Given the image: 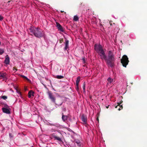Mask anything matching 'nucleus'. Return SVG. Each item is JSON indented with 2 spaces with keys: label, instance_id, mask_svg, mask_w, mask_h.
<instances>
[{
  "label": "nucleus",
  "instance_id": "obj_41",
  "mask_svg": "<svg viewBox=\"0 0 147 147\" xmlns=\"http://www.w3.org/2000/svg\"><path fill=\"white\" fill-rule=\"evenodd\" d=\"M1 45V42L0 41V45Z\"/></svg>",
  "mask_w": 147,
  "mask_h": 147
},
{
  "label": "nucleus",
  "instance_id": "obj_1",
  "mask_svg": "<svg viewBox=\"0 0 147 147\" xmlns=\"http://www.w3.org/2000/svg\"><path fill=\"white\" fill-rule=\"evenodd\" d=\"M115 60V56L112 51H109L107 57L106 56L105 61L108 67L113 68L114 67V61Z\"/></svg>",
  "mask_w": 147,
  "mask_h": 147
},
{
  "label": "nucleus",
  "instance_id": "obj_5",
  "mask_svg": "<svg viewBox=\"0 0 147 147\" xmlns=\"http://www.w3.org/2000/svg\"><path fill=\"white\" fill-rule=\"evenodd\" d=\"M49 97V99H51V101L55 103V98L54 96L53 95L51 91H49L48 92Z\"/></svg>",
  "mask_w": 147,
  "mask_h": 147
},
{
  "label": "nucleus",
  "instance_id": "obj_39",
  "mask_svg": "<svg viewBox=\"0 0 147 147\" xmlns=\"http://www.w3.org/2000/svg\"><path fill=\"white\" fill-rule=\"evenodd\" d=\"M110 25L111 26H112V24L111 23H110Z\"/></svg>",
  "mask_w": 147,
  "mask_h": 147
},
{
  "label": "nucleus",
  "instance_id": "obj_40",
  "mask_svg": "<svg viewBox=\"0 0 147 147\" xmlns=\"http://www.w3.org/2000/svg\"><path fill=\"white\" fill-rule=\"evenodd\" d=\"M61 12H63V11H61Z\"/></svg>",
  "mask_w": 147,
  "mask_h": 147
},
{
  "label": "nucleus",
  "instance_id": "obj_31",
  "mask_svg": "<svg viewBox=\"0 0 147 147\" xmlns=\"http://www.w3.org/2000/svg\"><path fill=\"white\" fill-rule=\"evenodd\" d=\"M50 124L51 125L55 126V125L54 123H50Z\"/></svg>",
  "mask_w": 147,
  "mask_h": 147
},
{
  "label": "nucleus",
  "instance_id": "obj_16",
  "mask_svg": "<svg viewBox=\"0 0 147 147\" xmlns=\"http://www.w3.org/2000/svg\"><path fill=\"white\" fill-rule=\"evenodd\" d=\"M67 116L66 115H63V113L62 118L63 119V121H65L66 120H67Z\"/></svg>",
  "mask_w": 147,
  "mask_h": 147
},
{
  "label": "nucleus",
  "instance_id": "obj_9",
  "mask_svg": "<svg viewBox=\"0 0 147 147\" xmlns=\"http://www.w3.org/2000/svg\"><path fill=\"white\" fill-rule=\"evenodd\" d=\"M81 119L83 122L85 123H86L87 121V117L86 115H83L82 116Z\"/></svg>",
  "mask_w": 147,
  "mask_h": 147
},
{
  "label": "nucleus",
  "instance_id": "obj_26",
  "mask_svg": "<svg viewBox=\"0 0 147 147\" xmlns=\"http://www.w3.org/2000/svg\"><path fill=\"white\" fill-rule=\"evenodd\" d=\"M122 102H123V101L122 100H121V101H119V102L117 103L118 105H120L121 104Z\"/></svg>",
  "mask_w": 147,
  "mask_h": 147
},
{
  "label": "nucleus",
  "instance_id": "obj_17",
  "mask_svg": "<svg viewBox=\"0 0 147 147\" xmlns=\"http://www.w3.org/2000/svg\"><path fill=\"white\" fill-rule=\"evenodd\" d=\"M75 143H76L77 145L79 146H81V143L80 142L79 140H76L75 141Z\"/></svg>",
  "mask_w": 147,
  "mask_h": 147
},
{
  "label": "nucleus",
  "instance_id": "obj_20",
  "mask_svg": "<svg viewBox=\"0 0 147 147\" xmlns=\"http://www.w3.org/2000/svg\"><path fill=\"white\" fill-rule=\"evenodd\" d=\"M108 82H109L110 84L112 83L113 82V80L110 78H109L107 79Z\"/></svg>",
  "mask_w": 147,
  "mask_h": 147
},
{
  "label": "nucleus",
  "instance_id": "obj_28",
  "mask_svg": "<svg viewBox=\"0 0 147 147\" xmlns=\"http://www.w3.org/2000/svg\"><path fill=\"white\" fill-rule=\"evenodd\" d=\"M3 19V17L1 16V15H0V20H2Z\"/></svg>",
  "mask_w": 147,
  "mask_h": 147
},
{
  "label": "nucleus",
  "instance_id": "obj_38",
  "mask_svg": "<svg viewBox=\"0 0 147 147\" xmlns=\"http://www.w3.org/2000/svg\"><path fill=\"white\" fill-rule=\"evenodd\" d=\"M112 22V21H110V23H111Z\"/></svg>",
  "mask_w": 147,
  "mask_h": 147
},
{
  "label": "nucleus",
  "instance_id": "obj_15",
  "mask_svg": "<svg viewBox=\"0 0 147 147\" xmlns=\"http://www.w3.org/2000/svg\"><path fill=\"white\" fill-rule=\"evenodd\" d=\"M80 76H78L77 78V79L76 80V86H78L79 85V83L80 82Z\"/></svg>",
  "mask_w": 147,
  "mask_h": 147
},
{
  "label": "nucleus",
  "instance_id": "obj_43",
  "mask_svg": "<svg viewBox=\"0 0 147 147\" xmlns=\"http://www.w3.org/2000/svg\"><path fill=\"white\" fill-rule=\"evenodd\" d=\"M10 1H9L8 2H9Z\"/></svg>",
  "mask_w": 147,
  "mask_h": 147
},
{
  "label": "nucleus",
  "instance_id": "obj_36",
  "mask_svg": "<svg viewBox=\"0 0 147 147\" xmlns=\"http://www.w3.org/2000/svg\"><path fill=\"white\" fill-rule=\"evenodd\" d=\"M96 119L97 121H99V119H98V117H97Z\"/></svg>",
  "mask_w": 147,
  "mask_h": 147
},
{
  "label": "nucleus",
  "instance_id": "obj_35",
  "mask_svg": "<svg viewBox=\"0 0 147 147\" xmlns=\"http://www.w3.org/2000/svg\"><path fill=\"white\" fill-rule=\"evenodd\" d=\"M51 131H52V132L55 131V130L53 129H51Z\"/></svg>",
  "mask_w": 147,
  "mask_h": 147
},
{
  "label": "nucleus",
  "instance_id": "obj_37",
  "mask_svg": "<svg viewBox=\"0 0 147 147\" xmlns=\"http://www.w3.org/2000/svg\"><path fill=\"white\" fill-rule=\"evenodd\" d=\"M109 105L108 106H106V107L107 109H108L109 108Z\"/></svg>",
  "mask_w": 147,
  "mask_h": 147
},
{
  "label": "nucleus",
  "instance_id": "obj_2",
  "mask_svg": "<svg viewBox=\"0 0 147 147\" xmlns=\"http://www.w3.org/2000/svg\"><path fill=\"white\" fill-rule=\"evenodd\" d=\"M94 49L99 55L100 58L102 60H105L106 55L102 49V46L100 45L95 44L94 47Z\"/></svg>",
  "mask_w": 147,
  "mask_h": 147
},
{
  "label": "nucleus",
  "instance_id": "obj_18",
  "mask_svg": "<svg viewBox=\"0 0 147 147\" xmlns=\"http://www.w3.org/2000/svg\"><path fill=\"white\" fill-rule=\"evenodd\" d=\"M55 78L58 79H61L64 78V76H62L57 75L56 76Z\"/></svg>",
  "mask_w": 147,
  "mask_h": 147
},
{
  "label": "nucleus",
  "instance_id": "obj_7",
  "mask_svg": "<svg viewBox=\"0 0 147 147\" xmlns=\"http://www.w3.org/2000/svg\"><path fill=\"white\" fill-rule=\"evenodd\" d=\"M56 24L58 29L61 31L63 32L64 31V29L62 26L57 22H56Z\"/></svg>",
  "mask_w": 147,
  "mask_h": 147
},
{
  "label": "nucleus",
  "instance_id": "obj_14",
  "mask_svg": "<svg viewBox=\"0 0 147 147\" xmlns=\"http://www.w3.org/2000/svg\"><path fill=\"white\" fill-rule=\"evenodd\" d=\"M115 108L118 109V110L120 111L123 109V107L122 105H119L118 104L115 107Z\"/></svg>",
  "mask_w": 147,
  "mask_h": 147
},
{
  "label": "nucleus",
  "instance_id": "obj_30",
  "mask_svg": "<svg viewBox=\"0 0 147 147\" xmlns=\"http://www.w3.org/2000/svg\"><path fill=\"white\" fill-rule=\"evenodd\" d=\"M63 41V39H62L61 40H59V42L60 43H61Z\"/></svg>",
  "mask_w": 147,
  "mask_h": 147
},
{
  "label": "nucleus",
  "instance_id": "obj_6",
  "mask_svg": "<svg viewBox=\"0 0 147 147\" xmlns=\"http://www.w3.org/2000/svg\"><path fill=\"white\" fill-rule=\"evenodd\" d=\"M51 136L54 138L55 140H57L60 142L62 141L61 138L59 137L56 136L55 133H53L52 134Z\"/></svg>",
  "mask_w": 147,
  "mask_h": 147
},
{
  "label": "nucleus",
  "instance_id": "obj_24",
  "mask_svg": "<svg viewBox=\"0 0 147 147\" xmlns=\"http://www.w3.org/2000/svg\"><path fill=\"white\" fill-rule=\"evenodd\" d=\"M21 76L24 79H26L28 80H29V79L26 77L24 76H23V75H21Z\"/></svg>",
  "mask_w": 147,
  "mask_h": 147
},
{
  "label": "nucleus",
  "instance_id": "obj_33",
  "mask_svg": "<svg viewBox=\"0 0 147 147\" xmlns=\"http://www.w3.org/2000/svg\"><path fill=\"white\" fill-rule=\"evenodd\" d=\"M9 136L10 137H13V136H12V134H11V133H10L9 134Z\"/></svg>",
  "mask_w": 147,
  "mask_h": 147
},
{
  "label": "nucleus",
  "instance_id": "obj_21",
  "mask_svg": "<svg viewBox=\"0 0 147 147\" xmlns=\"http://www.w3.org/2000/svg\"><path fill=\"white\" fill-rule=\"evenodd\" d=\"M4 53V51L3 49H0V55H2Z\"/></svg>",
  "mask_w": 147,
  "mask_h": 147
},
{
  "label": "nucleus",
  "instance_id": "obj_11",
  "mask_svg": "<svg viewBox=\"0 0 147 147\" xmlns=\"http://www.w3.org/2000/svg\"><path fill=\"white\" fill-rule=\"evenodd\" d=\"M34 92L31 90L29 91L28 93V97L29 98H30L32 96H34Z\"/></svg>",
  "mask_w": 147,
  "mask_h": 147
},
{
  "label": "nucleus",
  "instance_id": "obj_42",
  "mask_svg": "<svg viewBox=\"0 0 147 147\" xmlns=\"http://www.w3.org/2000/svg\"><path fill=\"white\" fill-rule=\"evenodd\" d=\"M62 105V103H61V104H60V105Z\"/></svg>",
  "mask_w": 147,
  "mask_h": 147
},
{
  "label": "nucleus",
  "instance_id": "obj_4",
  "mask_svg": "<svg viewBox=\"0 0 147 147\" xmlns=\"http://www.w3.org/2000/svg\"><path fill=\"white\" fill-rule=\"evenodd\" d=\"M129 61L127 56L125 55H123L122 58L121 59V62L123 66L126 67V66L128 64Z\"/></svg>",
  "mask_w": 147,
  "mask_h": 147
},
{
  "label": "nucleus",
  "instance_id": "obj_23",
  "mask_svg": "<svg viewBox=\"0 0 147 147\" xmlns=\"http://www.w3.org/2000/svg\"><path fill=\"white\" fill-rule=\"evenodd\" d=\"M85 85V84L84 82V83L83 86V92H84V93H85L86 92Z\"/></svg>",
  "mask_w": 147,
  "mask_h": 147
},
{
  "label": "nucleus",
  "instance_id": "obj_8",
  "mask_svg": "<svg viewBox=\"0 0 147 147\" xmlns=\"http://www.w3.org/2000/svg\"><path fill=\"white\" fill-rule=\"evenodd\" d=\"M6 75L7 74L6 73L0 72V79L6 78Z\"/></svg>",
  "mask_w": 147,
  "mask_h": 147
},
{
  "label": "nucleus",
  "instance_id": "obj_19",
  "mask_svg": "<svg viewBox=\"0 0 147 147\" xmlns=\"http://www.w3.org/2000/svg\"><path fill=\"white\" fill-rule=\"evenodd\" d=\"M79 20V18L77 16H75L74 17V20L75 21H77Z\"/></svg>",
  "mask_w": 147,
  "mask_h": 147
},
{
  "label": "nucleus",
  "instance_id": "obj_22",
  "mask_svg": "<svg viewBox=\"0 0 147 147\" xmlns=\"http://www.w3.org/2000/svg\"><path fill=\"white\" fill-rule=\"evenodd\" d=\"M1 98L5 100L7 98V96H1Z\"/></svg>",
  "mask_w": 147,
  "mask_h": 147
},
{
  "label": "nucleus",
  "instance_id": "obj_25",
  "mask_svg": "<svg viewBox=\"0 0 147 147\" xmlns=\"http://www.w3.org/2000/svg\"><path fill=\"white\" fill-rule=\"evenodd\" d=\"M4 108H7L9 107V106H8V105L6 104H5L4 105Z\"/></svg>",
  "mask_w": 147,
  "mask_h": 147
},
{
  "label": "nucleus",
  "instance_id": "obj_29",
  "mask_svg": "<svg viewBox=\"0 0 147 147\" xmlns=\"http://www.w3.org/2000/svg\"><path fill=\"white\" fill-rule=\"evenodd\" d=\"M13 70H15L16 71H17L18 69L16 68V67H14L13 68Z\"/></svg>",
  "mask_w": 147,
  "mask_h": 147
},
{
  "label": "nucleus",
  "instance_id": "obj_3",
  "mask_svg": "<svg viewBox=\"0 0 147 147\" xmlns=\"http://www.w3.org/2000/svg\"><path fill=\"white\" fill-rule=\"evenodd\" d=\"M30 30V32L37 38H40L45 36L44 32L38 28H32Z\"/></svg>",
  "mask_w": 147,
  "mask_h": 147
},
{
  "label": "nucleus",
  "instance_id": "obj_12",
  "mask_svg": "<svg viewBox=\"0 0 147 147\" xmlns=\"http://www.w3.org/2000/svg\"><path fill=\"white\" fill-rule=\"evenodd\" d=\"M10 62L9 58L8 56L5 58L4 63L6 65L9 64Z\"/></svg>",
  "mask_w": 147,
  "mask_h": 147
},
{
  "label": "nucleus",
  "instance_id": "obj_13",
  "mask_svg": "<svg viewBox=\"0 0 147 147\" xmlns=\"http://www.w3.org/2000/svg\"><path fill=\"white\" fill-rule=\"evenodd\" d=\"M69 40H65V47L64 48V50H66L68 48Z\"/></svg>",
  "mask_w": 147,
  "mask_h": 147
},
{
  "label": "nucleus",
  "instance_id": "obj_10",
  "mask_svg": "<svg viewBox=\"0 0 147 147\" xmlns=\"http://www.w3.org/2000/svg\"><path fill=\"white\" fill-rule=\"evenodd\" d=\"M2 110L3 112L7 114H9L10 113V111L7 108H2Z\"/></svg>",
  "mask_w": 147,
  "mask_h": 147
},
{
  "label": "nucleus",
  "instance_id": "obj_32",
  "mask_svg": "<svg viewBox=\"0 0 147 147\" xmlns=\"http://www.w3.org/2000/svg\"><path fill=\"white\" fill-rule=\"evenodd\" d=\"M82 60H83V62L84 63H85V59L84 58H82Z\"/></svg>",
  "mask_w": 147,
  "mask_h": 147
},
{
  "label": "nucleus",
  "instance_id": "obj_34",
  "mask_svg": "<svg viewBox=\"0 0 147 147\" xmlns=\"http://www.w3.org/2000/svg\"><path fill=\"white\" fill-rule=\"evenodd\" d=\"M16 90H17V92L18 93H20V94H21V92H20V91H18V90H17V89H16Z\"/></svg>",
  "mask_w": 147,
  "mask_h": 147
},
{
  "label": "nucleus",
  "instance_id": "obj_27",
  "mask_svg": "<svg viewBox=\"0 0 147 147\" xmlns=\"http://www.w3.org/2000/svg\"><path fill=\"white\" fill-rule=\"evenodd\" d=\"M76 89L78 91L79 90V87H78V86H76Z\"/></svg>",
  "mask_w": 147,
  "mask_h": 147
}]
</instances>
